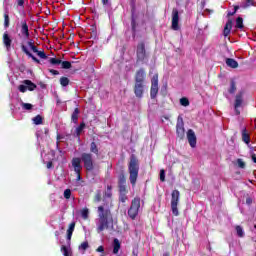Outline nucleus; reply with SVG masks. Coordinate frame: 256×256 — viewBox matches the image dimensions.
<instances>
[{
  "label": "nucleus",
  "instance_id": "obj_1",
  "mask_svg": "<svg viewBox=\"0 0 256 256\" xmlns=\"http://www.w3.org/2000/svg\"><path fill=\"white\" fill-rule=\"evenodd\" d=\"M98 225H97V233H101L105 231V229H109L111 219V210L105 209L104 206L98 207Z\"/></svg>",
  "mask_w": 256,
  "mask_h": 256
},
{
  "label": "nucleus",
  "instance_id": "obj_2",
  "mask_svg": "<svg viewBox=\"0 0 256 256\" xmlns=\"http://www.w3.org/2000/svg\"><path fill=\"white\" fill-rule=\"evenodd\" d=\"M128 173H129V181L132 187L137 185V179L139 177V159L135 154L130 156V161L128 163Z\"/></svg>",
  "mask_w": 256,
  "mask_h": 256
},
{
  "label": "nucleus",
  "instance_id": "obj_3",
  "mask_svg": "<svg viewBox=\"0 0 256 256\" xmlns=\"http://www.w3.org/2000/svg\"><path fill=\"white\" fill-rule=\"evenodd\" d=\"M147 61H149V54L145 48V43L141 41L136 46V65H143Z\"/></svg>",
  "mask_w": 256,
  "mask_h": 256
},
{
  "label": "nucleus",
  "instance_id": "obj_4",
  "mask_svg": "<svg viewBox=\"0 0 256 256\" xmlns=\"http://www.w3.org/2000/svg\"><path fill=\"white\" fill-rule=\"evenodd\" d=\"M141 209V198L136 196L132 199L130 207L128 208V217L135 221L139 217V210Z\"/></svg>",
  "mask_w": 256,
  "mask_h": 256
},
{
  "label": "nucleus",
  "instance_id": "obj_5",
  "mask_svg": "<svg viewBox=\"0 0 256 256\" xmlns=\"http://www.w3.org/2000/svg\"><path fill=\"white\" fill-rule=\"evenodd\" d=\"M79 159L80 163L81 161L83 162L84 169H86V171H93V169H95V160H93V154L89 152H83Z\"/></svg>",
  "mask_w": 256,
  "mask_h": 256
},
{
  "label": "nucleus",
  "instance_id": "obj_6",
  "mask_svg": "<svg viewBox=\"0 0 256 256\" xmlns=\"http://www.w3.org/2000/svg\"><path fill=\"white\" fill-rule=\"evenodd\" d=\"M179 190H173L172 191V197H171V210L175 217H178L179 215V209L177 208V205H179V197H180Z\"/></svg>",
  "mask_w": 256,
  "mask_h": 256
},
{
  "label": "nucleus",
  "instance_id": "obj_7",
  "mask_svg": "<svg viewBox=\"0 0 256 256\" xmlns=\"http://www.w3.org/2000/svg\"><path fill=\"white\" fill-rule=\"evenodd\" d=\"M159 93V74H154L151 80L150 97L155 99Z\"/></svg>",
  "mask_w": 256,
  "mask_h": 256
},
{
  "label": "nucleus",
  "instance_id": "obj_8",
  "mask_svg": "<svg viewBox=\"0 0 256 256\" xmlns=\"http://www.w3.org/2000/svg\"><path fill=\"white\" fill-rule=\"evenodd\" d=\"M176 135L180 140L185 139V123L183 122V118H178L176 124Z\"/></svg>",
  "mask_w": 256,
  "mask_h": 256
},
{
  "label": "nucleus",
  "instance_id": "obj_9",
  "mask_svg": "<svg viewBox=\"0 0 256 256\" xmlns=\"http://www.w3.org/2000/svg\"><path fill=\"white\" fill-rule=\"evenodd\" d=\"M145 93V82H134V94L138 99H143Z\"/></svg>",
  "mask_w": 256,
  "mask_h": 256
},
{
  "label": "nucleus",
  "instance_id": "obj_10",
  "mask_svg": "<svg viewBox=\"0 0 256 256\" xmlns=\"http://www.w3.org/2000/svg\"><path fill=\"white\" fill-rule=\"evenodd\" d=\"M72 167H74V171L77 175L76 181H81V169H83V166H81V159L77 157L73 158Z\"/></svg>",
  "mask_w": 256,
  "mask_h": 256
},
{
  "label": "nucleus",
  "instance_id": "obj_11",
  "mask_svg": "<svg viewBox=\"0 0 256 256\" xmlns=\"http://www.w3.org/2000/svg\"><path fill=\"white\" fill-rule=\"evenodd\" d=\"M146 77H147V73L145 72V68H140L135 73L134 83H145Z\"/></svg>",
  "mask_w": 256,
  "mask_h": 256
},
{
  "label": "nucleus",
  "instance_id": "obj_12",
  "mask_svg": "<svg viewBox=\"0 0 256 256\" xmlns=\"http://www.w3.org/2000/svg\"><path fill=\"white\" fill-rule=\"evenodd\" d=\"M172 29L173 31H179L180 27H179V10H177L176 8H174L172 10Z\"/></svg>",
  "mask_w": 256,
  "mask_h": 256
},
{
  "label": "nucleus",
  "instance_id": "obj_13",
  "mask_svg": "<svg viewBox=\"0 0 256 256\" xmlns=\"http://www.w3.org/2000/svg\"><path fill=\"white\" fill-rule=\"evenodd\" d=\"M187 139L190 147H197V136L195 135V131H193V129H189L187 131Z\"/></svg>",
  "mask_w": 256,
  "mask_h": 256
},
{
  "label": "nucleus",
  "instance_id": "obj_14",
  "mask_svg": "<svg viewBox=\"0 0 256 256\" xmlns=\"http://www.w3.org/2000/svg\"><path fill=\"white\" fill-rule=\"evenodd\" d=\"M127 190V178L125 174H121L118 178V191Z\"/></svg>",
  "mask_w": 256,
  "mask_h": 256
},
{
  "label": "nucleus",
  "instance_id": "obj_15",
  "mask_svg": "<svg viewBox=\"0 0 256 256\" xmlns=\"http://www.w3.org/2000/svg\"><path fill=\"white\" fill-rule=\"evenodd\" d=\"M2 41H3L4 47L6 48V50L11 51V44L13 43V40L9 36V33L5 32L3 34Z\"/></svg>",
  "mask_w": 256,
  "mask_h": 256
},
{
  "label": "nucleus",
  "instance_id": "obj_16",
  "mask_svg": "<svg viewBox=\"0 0 256 256\" xmlns=\"http://www.w3.org/2000/svg\"><path fill=\"white\" fill-rule=\"evenodd\" d=\"M243 95H245L244 91H240L235 97L234 109H239L243 105Z\"/></svg>",
  "mask_w": 256,
  "mask_h": 256
},
{
  "label": "nucleus",
  "instance_id": "obj_17",
  "mask_svg": "<svg viewBox=\"0 0 256 256\" xmlns=\"http://www.w3.org/2000/svg\"><path fill=\"white\" fill-rule=\"evenodd\" d=\"M232 29H233V20L228 19V21L226 22V25L224 27V30H223L224 37H229V35H231Z\"/></svg>",
  "mask_w": 256,
  "mask_h": 256
},
{
  "label": "nucleus",
  "instance_id": "obj_18",
  "mask_svg": "<svg viewBox=\"0 0 256 256\" xmlns=\"http://www.w3.org/2000/svg\"><path fill=\"white\" fill-rule=\"evenodd\" d=\"M21 49H22L23 53H25V55H27V57H29L30 59H32V61H34V63H37L38 65H39V63H41V60L38 59L37 57H35L32 53H30L29 49H27L25 47V45H22Z\"/></svg>",
  "mask_w": 256,
  "mask_h": 256
},
{
  "label": "nucleus",
  "instance_id": "obj_19",
  "mask_svg": "<svg viewBox=\"0 0 256 256\" xmlns=\"http://www.w3.org/2000/svg\"><path fill=\"white\" fill-rule=\"evenodd\" d=\"M21 49H22L23 53H25V55H27V57H29L30 59H32V61H34V63H37L38 65H39V63H41V60L38 59L37 57H35L32 53H30L29 49H27L25 47V45H22Z\"/></svg>",
  "mask_w": 256,
  "mask_h": 256
},
{
  "label": "nucleus",
  "instance_id": "obj_20",
  "mask_svg": "<svg viewBox=\"0 0 256 256\" xmlns=\"http://www.w3.org/2000/svg\"><path fill=\"white\" fill-rule=\"evenodd\" d=\"M127 193H129V190H119V201L120 203H127L129 200V197H127Z\"/></svg>",
  "mask_w": 256,
  "mask_h": 256
},
{
  "label": "nucleus",
  "instance_id": "obj_21",
  "mask_svg": "<svg viewBox=\"0 0 256 256\" xmlns=\"http://www.w3.org/2000/svg\"><path fill=\"white\" fill-rule=\"evenodd\" d=\"M21 33L23 37H26V39H29V25H27V21L22 22Z\"/></svg>",
  "mask_w": 256,
  "mask_h": 256
},
{
  "label": "nucleus",
  "instance_id": "obj_22",
  "mask_svg": "<svg viewBox=\"0 0 256 256\" xmlns=\"http://www.w3.org/2000/svg\"><path fill=\"white\" fill-rule=\"evenodd\" d=\"M226 65L228 67H231V69H237V67H239V62H237L235 59L233 58H227L226 59Z\"/></svg>",
  "mask_w": 256,
  "mask_h": 256
},
{
  "label": "nucleus",
  "instance_id": "obj_23",
  "mask_svg": "<svg viewBox=\"0 0 256 256\" xmlns=\"http://www.w3.org/2000/svg\"><path fill=\"white\" fill-rule=\"evenodd\" d=\"M242 141L246 143V145H249V143H251V136H249V133H247V128H244L242 130Z\"/></svg>",
  "mask_w": 256,
  "mask_h": 256
},
{
  "label": "nucleus",
  "instance_id": "obj_24",
  "mask_svg": "<svg viewBox=\"0 0 256 256\" xmlns=\"http://www.w3.org/2000/svg\"><path fill=\"white\" fill-rule=\"evenodd\" d=\"M75 222L70 223L68 229H67V240L71 241V238L73 237V231H75Z\"/></svg>",
  "mask_w": 256,
  "mask_h": 256
},
{
  "label": "nucleus",
  "instance_id": "obj_25",
  "mask_svg": "<svg viewBox=\"0 0 256 256\" xmlns=\"http://www.w3.org/2000/svg\"><path fill=\"white\" fill-rule=\"evenodd\" d=\"M23 84L26 85L28 91H35V89H37V84L33 83L31 80H24Z\"/></svg>",
  "mask_w": 256,
  "mask_h": 256
},
{
  "label": "nucleus",
  "instance_id": "obj_26",
  "mask_svg": "<svg viewBox=\"0 0 256 256\" xmlns=\"http://www.w3.org/2000/svg\"><path fill=\"white\" fill-rule=\"evenodd\" d=\"M119 249H121V242H119V239L115 238L113 240V254L117 255V253H119Z\"/></svg>",
  "mask_w": 256,
  "mask_h": 256
},
{
  "label": "nucleus",
  "instance_id": "obj_27",
  "mask_svg": "<svg viewBox=\"0 0 256 256\" xmlns=\"http://www.w3.org/2000/svg\"><path fill=\"white\" fill-rule=\"evenodd\" d=\"M79 108H75L72 115H71V121L72 123L77 124V122L79 121Z\"/></svg>",
  "mask_w": 256,
  "mask_h": 256
},
{
  "label": "nucleus",
  "instance_id": "obj_28",
  "mask_svg": "<svg viewBox=\"0 0 256 256\" xmlns=\"http://www.w3.org/2000/svg\"><path fill=\"white\" fill-rule=\"evenodd\" d=\"M113 197V186L108 185L106 191L104 192V198L111 199Z\"/></svg>",
  "mask_w": 256,
  "mask_h": 256
},
{
  "label": "nucleus",
  "instance_id": "obj_29",
  "mask_svg": "<svg viewBox=\"0 0 256 256\" xmlns=\"http://www.w3.org/2000/svg\"><path fill=\"white\" fill-rule=\"evenodd\" d=\"M235 91H237V83L235 82V80H231L230 88L228 89V93H230V95H233L235 93Z\"/></svg>",
  "mask_w": 256,
  "mask_h": 256
},
{
  "label": "nucleus",
  "instance_id": "obj_30",
  "mask_svg": "<svg viewBox=\"0 0 256 256\" xmlns=\"http://www.w3.org/2000/svg\"><path fill=\"white\" fill-rule=\"evenodd\" d=\"M90 152L94 153V155H99V148L97 147V143L91 142V144H90Z\"/></svg>",
  "mask_w": 256,
  "mask_h": 256
},
{
  "label": "nucleus",
  "instance_id": "obj_31",
  "mask_svg": "<svg viewBox=\"0 0 256 256\" xmlns=\"http://www.w3.org/2000/svg\"><path fill=\"white\" fill-rule=\"evenodd\" d=\"M34 125H43V116L42 115H36L33 119H32Z\"/></svg>",
  "mask_w": 256,
  "mask_h": 256
},
{
  "label": "nucleus",
  "instance_id": "obj_32",
  "mask_svg": "<svg viewBox=\"0 0 256 256\" xmlns=\"http://www.w3.org/2000/svg\"><path fill=\"white\" fill-rule=\"evenodd\" d=\"M85 122H81L80 125L76 128L77 137H81V133H83V129H85Z\"/></svg>",
  "mask_w": 256,
  "mask_h": 256
},
{
  "label": "nucleus",
  "instance_id": "obj_33",
  "mask_svg": "<svg viewBox=\"0 0 256 256\" xmlns=\"http://www.w3.org/2000/svg\"><path fill=\"white\" fill-rule=\"evenodd\" d=\"M101 199H102V194H101V190H97L95 195H94V203H101Z\"/></svg>",
  "mask_w": 256,
  "mask_h": 256
},
{
  "label": "nucleus",
  "instance_id": "obj_34",
  "mask_svg": "<svg viewBox=\"0 0 256 256\" xmlns=\"http://www.w3.org/2000/svg\"><path fill=\"white\" fill-rule=\"evenodd\" d=\"M81 217H82V219H84V221H87V219H89V208L82 209Z\"/></svg>",
  "mask_w": 256,
  "mask_h": 256
},
{
  "label": "nucleus",
  "instance_id": "obj_35",
  "mask_svg": "<svg viewBox=\"0 0 256 256\" xmlns=\"http://www.w3.org/2000/svg\"><path fill=\"white\" fill-rule=\"evenodd\" d=\"M235 229L238 237H245V232L243 231V227H241L240 225H237Z\"/></svg>",
  "mask_w": 256,
  "mask_h": 256
},
{
  "label": "nucleus",
  "instance_id": "obj_36",
  "mask_svg": "<svg viewBox=\"0 0 256 256\" xmlns=\"http://www.w3.org/2000/svg\"><path fill=\"white\" fill-rule=\"evenodd\" d=\"M243 27H245V25H243V18L238 17L236 19V29H243Z\"/></svg>",
  "mask_w": 256,
  "mask_h": 256
},
{
  "label": "nucleus",
  "instance_id": "obj_37",
  "mask_svg": "<svg viewBox=\"0 0 256 256\" xmlns=\"http://www.w3.org/2000/svg\"><path fill=\"white\" fill-rule=\"evenodd\" d=\"M60 85L62 87H67V85H69V78L63 76L60 78Z\"/></svg>",
  "mask_w": 256,
  "mask_h": 256
},
{
  "label": "nucleus",
  "instance_id": "obj_38",
  "mask_svg": "<svg viewBox=\"0 0 256 256\" xmlns=\"http://www.w3.org/2000/svg\"><path fill=\"white\" fill-rule=\"evenodd\" d=\"M61 251L63 253L64 256H69L71 255V251L69 250V248H67V246L62 245L61 246Z\"/></svg>",
  "mask_w": 256,
  "mask_h": 256
},
{
  "label": "nucleus",
  "instance_id": "obj_39",
  "mask_svg": "<svg viewBox=\"0 0 256 256\" xmlns=\"http://www.w3.org/2000/svg\"><path fill=\"white\" fill-rule=\"evenodd\" d=\"M61 59H58V58H50L49 59V63L51 65H61Z\"/></svg>",
  "mask_w": 256,
  "mask_h": 256
},
{
  "label": "nucleus",
  "instance_id": "obj_40",
  "mask_svg": "<svg viewBox=\"0 0 256 256\" xmlns=\"http://www.w3.org/2000/svg\"><path fill=\"white\" fill-rule=\"evenodd\" d=\"M180 105H182V107H189V99L186 97L181 98Z\"/></svg>",
  "mask_w": 256,
  "mask_h": 256
},
{
  "label": "nucleus",
  "instance_id": "obj_41",
  "mask_svg": "<svg viewBox=\"0 0 256 256\" xmlns=\"http://www.w3.org/2000/svg\"><path fill=\"white\" fill-rule=\"evenodd\" d=\"M60 65H62V69H71L72 67L71 62L69 61H62Z\"/></svg>",
  "mask_w": 256,
  "mask_h": 256
},
{
  "label": "nucleus",
  "instance_id": "obj_42",
  "mask_svg": "<svg viewBox=\"0 0 256 256\" xmlns=\"http://www.w3.org/2000/svg\"><path fill=\"white\" fill-rule=\"evenodd\" d=\"M79 249H82V251H87V249H89V242L87 241L82 242L81 245L79 246Z\"/></svg>",
  "mask_w": 256,
  "mask_h": 256
},
{
  "label": "nucleus",
  "instance_id": "obj_43",
  "mask_svg": "<svg viewBox=\"0 0 256 256\" xmlns=\"http://www.w3.org/2000/svg\"><path fill=\"white\" fill-rule=\"evenodd\" d=\"M131 27H132L133 33H135L137 31V21H135V18L131 19Z\"/></svg>",
  "mask_w": 256,
  "mask_h": 256
},
{
  "label": "nucleus",
  "instance_id": "obj_44",
  "mask_svg": "<svg viewBox=\"0 0 256 256\" xmlns=\"http://www.w3.org/2000/svg\"><path fill=\"white\" fill-rule=\"evenodd\" d=\"M23 109H25L26 111H31V109H33V104L30 103H23L22 104Z\"/></svg>",
  "mask_w": 256,
  "mask_h": 256
},
{
  "label": "nucleus",
  "instance_id": "obj_45",
  "mask_svg": "<svg viewBox=\"0 0 256 256\" xmlns=\"http://www.w3.org/2000/svg\"><path fill=\"white\" fill-rule=\"evenodd\" d=\"M253 7L255 6V0H246V4L244 5V9H247V7Z\"/></svg>",
  "mask_w": 256,
  "mask_h": 256
},
{
  "label": "nucleus",
  "instance_id": "obj_46",
  "mask_svg": "<svg viewBox=\"0 0 256 256\" xmlns=\"http://www.w3.org/2000/svg\"><path fill=\"white\" fill-rule=\"evenodd\" d=\"M36 55H38V57H40V59H47V54H45V51H37Z\"/></svg>",
  "mask_w": 256,
  "mask_h": 256
},
{
  "label": "nucleus",
  "instance_id": "obj_47",
  "mask_svg": "<svg viewBox=\"0 0 256 256\" xmlns=\"http://www.w3.org/2000/svg\"><path fill=\"white\" fill-rule=\"evenodd\" d=\"M4 27H9V14H4Z\"/></svg>",
  "mask_w": 256,
  "mask_h": 256
},
{
  "label": "nucleus",
  "instance_id": "obj_48",
  "mask_svg": "<svg viewBox=\"0 0 256 256\" xmlns=\"http://www.w3.org/2000/svg\"><path fill=\"white\" fill-rule=\"evenodd\" d=\"M18 90L20 91V93H26V91L28 90L27 89V85H20V86H18Z\"/></svg>",
  "mask_w": 256,
  "mask_h": 256
},
{
  "label": "nucleus",
  "instance_id": "obj_49",
  "mask_svg": "<svg viewBox=\"0 0 256 256\" xmlns=\"http://www.w3.org/2000/svg\"><path fill=\"white\" fill-rule=\"evenodd\" d=\"M237 163H238V167L240 168V169H245V162L242 160V159H238L237 160Z\"/></svg>",
  "mask_w": 256,
  "mask_h": 256
},
{
  "label": "nucleus",
  "instance_id": "obj_50",
  "mask_svg": "<svg viewBox=\"0 0 256 256\" xmlns=\"http://www.w3.org/2000/svg\"><path fill=\"white\" fill-rule=\"evenodd\" d=\"M64 197H65L66 199H71V189H66V190L64 191Z\"/></svg>",
  "mask_w": 256,
  "mask_h": 256
},
{
  "label": "nucleus",
  "instance_id": "obj_51",
  "mask_svg": "<svg viewBox=\"0 0 256 256\" xmlns=\"http://www.w3.org/2000/svg\"><path fill=\"white\" fill-rule=\"evenodd\" d=\"M96 252H97V253H101V256L105 255V247L99 246V247L96 249Z\"/></svg>",
  "mask_w": 256,
  "mask_h": 256
},
{
  "label": "nucleus",
  "instance_id": "obj_52",
  "mask_svg": "<svg viewBox=\"0 0 256 256\" xmlns=\"http://www.w3.org/2000/svg\"><path fill=\"white\" fill-rule=\"evenodd\" d=\"M160 181H162V183L165 181V169L160 170Z\"/></svg>",
  "mask_w": 256,
  "mask_h": 256
},
{
  "label": "nucleus",
  "instance_id": "obj_53",
  "mask_svg": "<svg viewBox=\"0 0 256 256\" xmlns=\"http://www.w3.org/2000/svg\"><path fill=\"white\" fill-rule=\"evenodd\" d=\"M63 138H64L63 136H61L60 134H57V136H56V139H57L56 147L59 148V143H61V139H63Z\"/></svg>",
  "mask_w": 256,
  "mask_h": 256
},
{
  "label": "nucleus",
  "instance_id": "obj_54",
  "mask_svg": "<svg viewBox=\"0 0 256 256\" xmlns=\"http://www.w3.org/2000/svg\"><path fill=\"white\" fill-rule=\"evenodd\" d=\"M46 167L47 169H54L55 165H53V161H48Z\"/></svg>",
  "mask_w": 256,
  "mask_h": 256
},
{
  "label": "nucleus",
  "instance_id": "obj_55",
  "mask_svg": "<svg viewBox=\"0 0 256 256\" xmlns=\"http://www.w3.org/2000/svg\"><path fill=\"white\" fill-rule=\"evenodd\" d=\"M17 4L19 7H23L25 5V0H17Z\"/></svg>",
  "mask_w": 256,
  "mask_h": 256
},
{
  "label": "nucleus",
  "instance_id": "obj_56",
  "mask_svg": "<svg viewBox=\"0 0 256 256\" xmlns=\"http://www.w3.org/2000/svg\"><path fill=\"white\" fill-rule=\"evenodd\" d=\"M49 73H51L52 75H59V71L54 69H49Z\"/></svg>",
  "mask_w": 256,
  "mask_h": 256
},
{
  "label": "nucleus",
  "instance_id": "obj_57",
  "mask_svg": "<svg viewBox=\"0 0 256 256\" xmlns=\"http://www.w3.org/2000/svg\"><path fill=\"white\" fill-rule=\"evenodd\" d=\"M253 203V199L251 197L246 198V204L251 205Z\"/></svg>",
  "mask_w": 256,
  "mask_h": 256
},
{
  "label": "nucleus",
  "instance_id": "obj_58",
  "mask_svg": "<svg viewBox=\"0 0 256 256\" xmlns=\"http://www.w3.org/2000/svg\"><path fill=\"white\" fill-rule=\"evenodd\" d=\"M32 51H33V53H36L37 54V52L39 51V49L37 48V46H32L31 48H30Z\"/></svg>",
  "mask_w": 256,
  "mask_h": 256
},
{
  "label": "nucleus",
  "instance_id": "obj_59",
  "mask_svg": "<svg viewBox=\"0 0 256 256\" xmlns=\"http://www.w3.org/2000/svg\"><path fill=\"white\" fill-rule=\"evenodd\" d=\"M251 159H252L253 163H256V154H255V152H253L251 154Z\"/></svg>",
  "mask_w": 256,
  "mask_h": 256
},
{
  "label": "nucleus",
  "instance_id": "obj_60",
  "mask_svg": "<svg viewBox=\"0 0 256 256\" xmlns=\"http://www.w3.org/2000/svg\"><path fill=\"white\" fill-rule=\"evenodd\" d=\"M131 256H139V251L137 249H134L132 251V255Z\"/></svg>",
  "mask_w": 256,
  "mask_h": 256
},
{
  "label": "nucleus",
  "instance_id": "obj_61",
  "mask_svg": "<svg viewBox=\"0 0 256 256\" xmlns=\"http://www.w3.org/2000/svg\"><path fill=\"white\" fill-rule=\"evenodd\" d=\"M35 44L33 43V40L28 41V46L30 49L34 46Z\"/></svg>",
  "mask_w": 256,
  "mask_h": 256
},
{
  "label": "nucleus",
  "instance_id": "obj_62",
  "mask_svg": "<svg viewBox=\"0 0 256 256\" xmlns=\"http://www.w3.org/2000/svg\"><path fill=\"white\" fill-rule=\"evenodd\" d=\"M56 103L57 105H61V99L59 98V96L56 97Z\"/></svg>",
  "mask_w": 256,
  "mask_h": 256
},
{
  "label": "nucleus",
  "instance_id": "obj_63",
  "mask_svg": "<svg viewBox=\"0 0 256 256\" xmlns=\"http://www.w3.org/2000/svg\"><path fill=\"white\" fill-rule=\"evenodd\" d=\"M103 5H109V0H102Z\"/></svg>",
  "mask_w": 256,
  "mask_h": 256
},
{
  "label": "nucleus",
  "instance_id": "obj_64",
  "mask_svg": "<svg viewBox=\"0 0 256 256\" xmlns=\"http://www.w3.org/2000/svg\"><path fill=\"white\" fill-rule=\"evenodd\" d=\"M163 256H171V253L165 252V253L163 254Z\"/></svg>",
  "mask_w": 256,
  "mask_h": 256
}]
</instances>
